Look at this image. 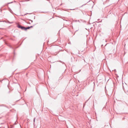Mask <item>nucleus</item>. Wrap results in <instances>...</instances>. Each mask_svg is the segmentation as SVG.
I'll return each mask as SVG.
<instances>
[{
    "label": "nucleus",
    "mask_w": 128,
    "mask_h": 128,
    "mask_svg": "<svg viewBox=\"0 0 128 128\" xmlns=\"http://www.w3.org/2000/svg\"><path fill=\"white\" fill-rule=\"evenodd\" d=\"M35 118H34V121H35Z\"/></svg>",
    "instance_id": "nucleus-9"
},
{
    "label": "nucleus",
    "mask_w": 128,
    "mask_h": 128,
    "mask_svg": "<svg viewBox=\"0 0 128 128\" xmlns=\"http://www.w3.org/2000/svg\"><path fill=\"white\" fill-rule=\"evenodd\" d=\"M30 20V21H31V22H33V21H32V20Z\"/></svg>",
    "instance_id": "nucleus-8"
},
{
    "label": "nucleus",
    "mask_w": 128,
    "mask_h": 128,
    "mask_svg": "<svg viewBox=\"0 0 128 128\" xmlns=\"http://www.w3.org/2000/svg\"><path fill=\"white\" fill-rule=\"evenodd\" d=\"M70 10H75V9H70Z\"/></svg>",
    "instance_id": "nucleus-5"
},
{
    "label": "nucleus",
    "mask_w": 128,
    "mask_h": 128,
    "mask_svg": "<svg viewBox=\"0 0 128 128\" xmlns=\"http://www.w3.org/2000/svg\"><path fill=\"white\" fill-rule=\"evenodd\" d=\"M12 2H8V4H10V3H12Z\"/></svg>",
    "instance_id": "nucleus-3"
},
{
    "label": "nucleus",
    "mask_w": 128,
    "mask_h": 128,
    "mask_svg": "<svg viewBox=\"0 0 128 128\" xmlns=\"http://www.w3.org/2000/svg\"><path fill=\"white\" fill-rule=\"evenodd\" d=\"M27 23L29 24H30V22H28V23Z\"/></svg>",
    "instance_id": "nucleus-12"
},
{
    "label": "nucleus",
    "mask_w": 128,
    "mask_h": 128,
    "mask_svg": "<svg viewBox=\"0 0 128 128\" xmlns=\"http://www.w3.org/2000/svg\"><path fill=\"white\" fill-rule=\"evenodd\" d=\"M17 27L18 28H21L22 30H25V27L22 26L19 24L18 25Z\"/></svg>",
    "instance_id": "nucleus-1"
},
{
    "label": "nucleus",
    "mask_w": 128,
    "mask_h": 128,
    "mask_svg": "<svg viewBox=\"0 0 128 128\" xmlns=\"http://www.w3.org/2000/svg\"><path fill=\"white\" fill-rule=\"evenodd\" d=\"M30 27L29 26H28V27H26V28L25 27V30H26L27 29H30Z\"/></svg>",
    "instance_id": "nucleus-2"
},
{
    "label": "nucleus",
    "mask_w": 128,
    "mask_h": 128,
    "mask_svg": "<svg viewBox=\"0 0 128 128\" xmlns=\"http://www.w3.org/2000/svg\"><path fill=\"white\" fill-rule=\"evenodd\" d=\"M8 22L9 23H10V24H11V23H13V22Z\"/></svg>",
    "instance_id": "nucleus-4"
},
{
    "label": "nucleus",
    "mask_w": 128,
    "mask_h": 128,
    "mask_svg": "<svg viewBox=\"0 0 128 128\" xmlns=\"http://www.w3.org/2000/svg\"><path fill=\"white\" fill-rule=\"evenodd\" d=\"M84 4H84L83 5H82V6H81V7H82L84 5Z\"/></svg>",
    "instance_id": "nucleus-6"
},
{
    "label": "nucleus",
    "mask_w": 128,
    "mask_h": 128,
    "mask_svg": "<svg viewBox=\"0 0 128 128\" xmlns=\"http://www.w3.org/2000/svg\"><path fill=\"white\" fill-rule=\"evenodd\" d=\"M30 28H32L33 27V26H30Z\"/></svg>",
    "instance_id": "nucleus-7"
},
{
    "label": "nucleus",
    "mask_w": 128,
    "mask_h": 128,
    "mask_svg": "<svg viewBox=\"0 0 128 128\" xmlns=\"http://www.w3.org/2000/svg\"><path fill=\"white\" fill-rule=\"evenodd\" d=\"M28 14V13H26V14H24V15L25 16V15L26 14Z\"/></svg>",
    "instance_id": "nucleus-11"
},
{
    "label": "nucleus",
    "mask_w": 128,
    "mask_h": 128,
    "mask_svg": "<svg viewBox=\"0 0 128 128\" xmlns=\"http://www.w3.org/2000/svg\"><path fill=\"white\" fill-rule=\"evenodd\" d=\"M10 12H11V13H12V10H11V11H10Z\"/></svg>",
    "instance_id": "nucleus-10"
}]
</instances>
